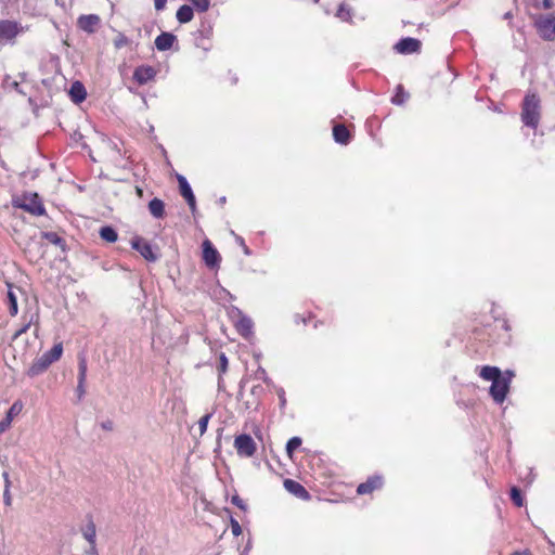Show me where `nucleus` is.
<instances>
[{
    "label": "nucleus",
    "instance_id": "nucleus-1",
    "mask_svg": "<svg viewBox=\"0 0 555 555\" xmlns=\"http://www.w3.org/2000/svg\"><path fill=\"white\" fill-rule=\"evenodd\" d=\"M12 205L34 216H43L46 214L44 206L37 193H24L22 196L14 197Z\"/></svg>",
    "mask_w": 555,
    "mask_h": 555
},
{
    "label": "nucleus",
    "instance_id": "nucleus-2",
    "mask_svg": "<svg viewBox=\"0 0 555 555\" xmlns=\"http://www.w3.org/2000/svg\"><path fill=\"white\" fill-rule=\"evenodd\" d=\"M521 120L528 127H538L540 120V100L535 94L526 95L522 103Z\"/></svg>",
    "mask_w": 555,
    "mask_h": 555
},
{
    "label": "nucleus",
    "instance_id": "nucleus-3",
    "mask_svg": "<svg viewBox=\"0 0 555 555\" xmlns=\"http://www.w3.org/2000/svg\"><path fill=\"white\" fill-rule=\"evenodd\" d=\"M512 377L513 373L506 371L505 375H501L492 382L490 387V395L496 403H502L505 400Z\"/></svg>",
    "mask_w": 555,
    "mask_h": 555
},
{
    "label": "nucleus",
    "instance_id": "nucleus-4",
    "mask_svg": "<svg viewBox=\"0 0 555 555\" xmlns=\"http://www.w3.org/2000/svg\"><path fill=\"white\" fill-rule=\"evenodd\" d=\"M534 26L539 36L547 41L555 40V15L545 14L540 15L535 22Z\"/></svg>",
    "mask_w": 555,
    "mask_h": 555
},
{
    "label": "nucleus",
    "instance_id": "nucleus-5",
    "mask_svg": "<svg viewBox=\"0 0 555 555\" xmlns=\"http://www.w3.org/2000/svg\"><path fill=\"white\" fill-rule=\"evenodd\" d=\"M234 448L240 456L251 457L256 451L257 446L254 439L246 434H242L235 437Z\"/></svg>",
    "mask_w": 555,
    "mask_h": 555
},
{
    "label": "nucleus",
    "instance_id": "nucleus-6",
    "mask_svg": "<svg viewBox=\"0 0 555 555\" xmlns=\"http://www.w3.org/2000/svg\"><path fill=\"white\" fill-rule=\"evenodd\" d=\"M131 246L133 249L139 251L141 254V256L147 261L153 262V261H156L158 258L156 253L153 250V247L151 246V244L149 242H146L144 238L137 237V238L132 240Z\"/></svg>",
    "mask_w": 555,
    "mask_h": 555
},
{
    "label": "nucleus",
    "instance_id": "nucleus-7",
    "mask_svg": "<svg viewBox=\"0 0 555 555\" xmlns=\"http://www.w3.org/2000/svg\"><path fill=\"white\" fill-rule=\"evenodd\" d=\"M203 259L207 267L216 268L220 262V255L218 250L212 246L211 242L205 240L203 242Z\"/></svg>",
    "mask_w": 555,
    "mask_h": 555
},
{
    "label": "nucleus",
    "instance_id": "nucleus-8",
    "mask_svg": "<svg viewBox=\"0 0 555 555\" xmlns=\"http://www.w3.org/2000/svg\"><path fill=\"white\" fill-rule=\"evenodd\" d=\"M22 31V27L12 21H0V41L12 40Z\"/></svg>",
    "mask_w": 555,
    "mask_h": 555
},
{
    "label": "nucleus",
    "instance_id": "nucleus-9",
    "mask_svg": "<svg viewBox=\"0 0 555 555\" xmlns=\"http://www.w3.org/2000/svg\"><path fill=\"white\" fill-rule=\"evenodd\" d=\"M420 49H421V41L415 38H411V37L401 39L395 46V50L400 54L415 53V52H418Z\"/></svg>",
    "mask_w": 555,
    "mask_h": 555
},
{
    "label": "nucleus",
    "instance_id": "nucleus-10",
    "mask_svg": "<svg viewBox=\"0 0 555 555\" xmlns=\"http://www.w3.org/2000/svg\"><path fill=\"white\" fill-rule=\"evenodd\" d=\"M23 410V402L16 400L9 409L7 416L0 422V434L4 433L10 426L14 416L18 415Z\"/></svg>",
    "mask_w": 555,
    "mask_h": 555
},
{
    "label": "nucleus",
    "instance_id": "nucleus-11",
    "mask_svg": "<svg viewBox=\"0 0 555 555\" xmlns=\"http://www.w3.org/2000/svg\"><path fill=\"white\" fill-rule=\"evenodd\" d=\"M178 182H179L181 195L188 202L191 210L194 211L195 207H196L195 196L192 192V189H191L189 182L186 181V179L183 176H178Z\"/></svg>",
    "mask_w": 555,
    "mask_h": 555
},
{
    "label": "nucleus",
    "instance_id": "nucleus-12",
    "mask_svg": "<svg viewBox=\"0 0 555 555\" xmlns=\"http://www.w3.org/2000/svg\"><path fill=\"white\" fill-rule=\"evenodd\" d=\"M156 70L152 66H139L133 73V78L139 85H144L154 79Z\"/></svg>",
    "mask_w": 555,
    "mask_h": 555
},
{
    "label": "nucleus",
    "instance_id": "nucleus-13",
    "mask_svg": "<svg viewBox=\"0 0 555 555\" xmlns=\"http://www.w3.org/2000/svg\"><path fill=\"white\" fill-rule=\"evenodd\" d=\"M284 487L289 493L299 499L308 500L310 498V494L305 487L293 479H285Z\"/></svg>",
    "mask_w": 555,
    "mask_h": 555
},
{
    "label": "nucleus",
    "instance_id": "nucleus-14",
    "mask_svg": "<svg viewBox=\"0 0 555 555\" xmlns=\"http://www.w3.org/2000/svg\"><path fill=\"white\" fill-rule=\"evenodd\" d=\"M100 24V17L95 14L90 15H82L78 18V26L87 31V33H94L95 28Z\"/></svg>",
    "mask_w": 555,
    "mask_h": 555
},
{
    "label": "nucleus",
    "instance_id": "nucleus-15",
    "mask_svg": "<svg viewBox=\"0 0 555 555\" xmlns=\"http://www.w3.org/2000/svg\"><path fill=\"white\" fill-rule=\"evenodd\" d=\"M177 37L171 33H162L155 39V47L158 51H167L172 48Z\"/></svg>",
    "mask_w": 555,
    "mask_h": 555
},
{
    "label": "nucleus",
    "instance_id": "nucleus-16",
    "mask_svg": "<svg viewBox=\"0 0 555 555\" xmlns=\"http://www.w3.org/2000/svg\"><path fill=\"white\" fill-rule=\"evenodd\" d=\"M383 485V480L380 477L375 476L372 478H369L365 482L360 483L358 486L357 492L359 494H367L371 493L373 490L380 488Z\"/></svg>",
    "mask_w": 555,
    "mask_h": 555
},
{
    "label": "nucleus",
    "instance_id": "nucleus-17",
    "mask_svg": "<svg viewBox=\"0 0 555 555\" xmlns=\"http://www.w3.org/2000/svg\"><path fill=\"white\" fill-rule=\"evenodd\" d=\"M69 95L74 103H81L87 96L85 86L80 81L73 82L69 89Z\"/></svg>",
    "mask_w": 555,
    "mask_h": 555
},
{
    "label": "nucleus",
    "instance_id": "nucleus-18",
    "mask_svg": "<svg viewBox=\"0 0 555 555\" xmlns=\"http://www.w3.org/2000/svg\"><path fill=\"white\" fill-rule=\"evenodd\" d=\"M235 327L241 335L248 337L251 334L253 322L249 318L240 315L238 320L235 322Z\"/></svg>",
    "mask_w": 555,
    "mask_h": 555
},
{
    "label": "nucleus",
    "instance_id": "nucleus-19",
    "mask_svg": "<svg viewBox=\"0 0 555 555\" xmlns=\"http://www.w3.org/2000/svg\"><path fill=\"white\" fill-rule=\"evenodd\" d=\"M81 533L89 545L96 544V528L91 519L81 528Z\"/></svg>",
    "mask_w": 555,
    "mask_h": 555
},
{
    "label": "nucleus",
    "instance_id": "nucleus-20",
    "mask_svg": "<svg viewBox=\"0 0 555 555\" xmlns=\"http://www.w3.org/2000/svg\"><path fill=\"white\" fill-rule=\"evenodd\" d=\"M333 135L337 143L347 144L349 142L350 133L344 125H336L333 129Z\"/></svg>",
    "mask_w": 555,
    "mask_h": 555
},
{
    "label": "nucleus",
    "instance_id": "nucleus-21",
    "mask_svg": "<svg viewBox=\"0 0 555 555\" xmlns=\"http://www.w3.org/2000/svg\"><path fill=\"white\" fill-rule=\"evenodd\" d=\"M193 16H194L193 9L186 4L181 5L178 9L177 14H176L178 22L181 24L191 22L193 20Z\"/></svg>",
    "mask_w": 555,
    "mask_h": 555
},
{
    "label": "nucleus",
    "instance_id": "nucleus-22",
    "mask_svg": "<svg viewBox=\"0 0 555 555\" xmlns=\"http://www.w3.org/2000/svg\"><path fill=\"white\" fill-rule=\"evenodd\" d=\"M480 377L485 380L493 382L502 375L501 371L496 366H482L479 373Z\"/></svg>",
    "mask_w": 555,
    "mask_h": 555
},
{
    "label": "nucleus",
    "instance_id": "nucleus-23",
    "mask_svg": "<svg viewBox=\"0 0 555 555\" xmlns=\"http://www.w3.org/2000/svg\"><path fill=\"white\" fill-rule=\"evenodd\" d=\"M149 210L155 218H162L165 214V204L159 198H153L149 203Z\"/></svg>",
    "mask_w": 555,
    "mask_h": 555
},
{
    "label": "nucleus",
    "instance_id": "nucleus-24",
    "mask_svg": "<svg viewBox=\"0 0 555 555\" xmlns=\"http://www.w3.org/2000/svg\"><path fill=\"white\" fill-rule=\"evenodd\" d=\"M49 366L50 365L47 362H44L40 357L36 361H34V363L29 366L27 374L30 377H35L43 373Z\"/></svg>",
    "mask_w": 555,
    "mask_h": 555
},
{
    "label": "nucleus",
    "instance_id": "nucleus-25",
    "mask_svg": "<svg viewBox=\"0 0 555 555\" xmlns=\"http://www.w3.org/2000/svg\"><path fill=\"white\" fill-rule=\"evenodd\" d=\"M8 302H9V312L12 317L16 315L18 312L17 307V296L13 289V286L11 284H8Z\"/></svg>",
    "mask_w": 555,
    "mask_h": 555
},
{
    "label": "nucleus",
    "instance_id": "nucleus-26",
    "mask_svg": "<svg viewBox=\"0 0 555 555\" xmlns=\"http://www.w3.org/2000/svg\"><path fill=\"white\" fill-rule=\"evenodd\" d=\"M100 236L102 240L108 242V243H114L117 241L118 238V234L117 232L115 231L114 228L112 227H102L100 229Z\"/></svg>",
    "mask_w": 555,
    "mask_h": 555
},
{
    "label": "nucleus",
    "instance_id": "nucleus-27",
    "mask_svg": "<svg viewBox=\"0 0 555 555\" xmlns=\"http://www.w3.org/2000/svg\"><path fill=\"white\" fill-rule=\"evenodd\" d=\"M38 314L37 313H33L30 315V319L27 323H25L18 331H16V333L13 335V340H16L22 334H24L28 328L29 326L33 324V323H37L38 322Z\"/></svg>",
    "mask_w": 555,
    "mask_h": 555
},
{
    "label": "nucleus",
    "instance_id": "nucleus-28",
    "mask_svg": "<svg viewBox=\"0 0 555 555\" xmlns=\"http://www.w3.org/2000/svg\"><path fill=\"white\" fill-rule=\"evenodd\" d=\"M87 379V360L83 357L78 361V382H86Z\"/></svg>",
    "mask_w": 555,
    "mask_h": 555
},
{
    "label": "nucleus",
    "instance_id": "nucleus-29",
    "mask_svg": "<svg viewBox=\"0 0 555 555\" xmlns=\"http://www.w3.org/2000/svg\"><path fill=\"white\" fill-rule=\"evenodd\" d=\"M47 353L53 362L57 361L63 353L62 343L55 344L51 350L47 351Z\"/></svg>",
    "mask_w": 555,
    "mask_h": 555
},
{
    "label": "nucleus",
    "instance_id": "nucleus-30",
    "mask_svg": "<svg viewBox=\"0 0 555 555\" xmlns=\"http://www.w3.org/2000/svg\"><path fill=\"white\" fill-rule=\"evenodd\" d=\"M408 96L409 95H408V93L404 92L403 87L402 86H398L397 87V92H396V94L392 98V103H395L397 105H401V104H403L406 101Z\"/></svg>",
    "mask_w": 555,
    "mask_h": 555
},
{
    "label": "nucleus",
    "instance_id": "nucleus-31",
    "mask_svg": "<svg viewBox=\"0 0 555 555\" xmlns=\"http://www.w3.org/2000/svg\"><path fill=\"white\" fill-rule=\"evenodd\" d=\"M301 444V439L299 437H293L288 440L286 444V451L289 456H292L293 452L298 449Z\"/></svg>",
    "mask_w": 555,
    "mask_h": 555
},
{
    "label": "nucleus",
    "instance_id": "nucleus-32",
    "mask_svg": "<svg viewBox=\"0 0 555 555\" xmlns=\"http://www.w3.org/2000/svg\"><path fill=\"white\" fill-rule=\"evenodd\" d=\"M511 499L513 500L515 505H517L518 507L524 505V499L520 493V490L516 487H513L511 490Z\"/></svg>",
    "mask_w": 555,
    "mask_h": 555
},
{
    "label": "nucleus",
    "instance_id": "nucleus-33",
    "mask_svg": "<svg viewBox=\"0 0 555 555\" xmlns=\"http://www.w3.org/2000/svg\"><path fill=\"white\" fill-rule=\"evenodd\" d=\"M199 12H206L209 9L210 0H189Z\"/></svg>",
    "mask_w": 555,
    "mask_h": 555
},
{
    "label": "nucleus",
    "instance_id": "nucleus-34",
    "mask_svg": "<svg viewBox=\"0 0 555 555\" xmlns=\"http://www.w3.org/2000/svg\"><path fill=\"white\" fill-rule=\"evenodd\" d=\"M210 417H211V414H205L204 416H202L199 418V421H198L199 436H203L206 433Z\"/></svg>",
    "mask_w": 555,
    "mask_h": 555
},
{
    "label": "nucleus",
    "instance_id": "nucleus-35",
    "mask_svg": "<svg viewBox=\"0 0 555 555\" xmlns=\"http://www.w3.org/2000/svg\"><path fill=\"white\" fill-rule=\"evenodd\" d=\"M127 44H129V39L124 34H118L114 39V46L116 49H121Z\"/></svg>",
    "mask_w": 555,
    "mask_h": 555
},
{
    "label": "nucleus",
    "instance_id": "nucleus-36",
    "mask_svg": "<svg viewBox=\"0 0 555 555\" xmlns=\"http://www.w3.org/2000/svg\"><path fill=\"white\" fill-rule=\"evenodd\" d=\"M43 236L52 244L59 245L62 242V238L54 232H47Z\"/></svg>",
    "mask_w": 555,
    "mask_h": 555
},
{
    "label": "nucleus",
    "instance_id": "nucleus-37",
    "mask_svg": "<svg viewBox=\"0 0 555 555\" xmlns=\"http://www.w3.org/2000/svg\"><path fill=\"white\" fill-rule=\"evenodd\" d=\"M76 393L79 400L86 395V382H78Z\"/></svg>",
    "mask_w": 555,
    "mask_h": 555
},
{
    "label": "nucleus",
    "instance_id": "nucleus-38",
    "mask_svg": "<svg viewBox=\"0 0 555 555\" xmlns=\"http://www.w3.org/2000/svg\"><path fill=\"white\" fill-rule=\"evenodd\" d=\"M228 369V359L224 353H221L219 357V371L224 373Z\"/></svg>",
    "mask_w": 555,
    "mask_h": 555
},
{
    "label": "nucleus",
    "instance_id": "nucleus-39",
    "mask_svg": "<svg viewBox=\"0 0 555 555\" xmlns=\"http://www.w3.org/2000/svg\"><path fill=\"white\" fill-rule=\"evenodd\" d=\"M231 530L235 537H238L242 533V528L237 520L231 519Z\"/></svg>",
    "mask_w": 555,
    "mask_h": 555
},
{
    "label": "nucleus",
    "instance_id": "nucleus-40",
    "mask_svg": "<svg viewBox=\"0 0 555 555\" xmlns=\"http://www.w3.org/2000/svg\"><path fill=\"white\" fill-rule=\"evenodd\" d=\"M340 1H341V0H338V2H340ZM336 15H337L338 17H340L341 20H344V21H347V20L350 17L349 12H348V11H345V9L343 8V4H341V3H339V9H338V11H337Z\"/></svg>",
    "mask_w": 555,
    "mask_h": 555
},
{
    "label": "nucleus",
    "instance_id": "nucleus-41",
    "mask_svg": "<svg viewBox=\"0 0 555 555\" xmlns=\"http://www.w3.org/2000/svg\"><path fill=\"white\" fill-rule=\"evenodd\" d=\"M3 502L7 506H10L12 504V496L10 489L3 490Z\"/></svg>",
    "mask_w": 555,
    "mask_h": 555
},
{
    "label": "nucleus",
    "instance_id": "nucleus-42",
    "mask_svg": "<svg viewBox=\"0 0 555 555\" xmlns=\"http://www.w3.org/2000/svg\"><path fill=\"white\" fill-rule=\"evenodd\" d=\"M232 503L234 505H236L237 507H240L241 509H245L246 508V505H245L244 501L238 495H234L232 498Z\"/></svg>",
    "mask_w": 555,
    "mask_h": 555
},
{
    "label": "nucleus",
    "instance_id": "nucleus-43",
    "mask_svg": "<svg viewBox=\"0 0 555 555\" xmlns=\"http://www.w3.org/2000/svg\"><path fill=\"white\" fill-rule=\"evenodd\" d=\"M278 396L280 399V404L283 408L286 404L285 391L283 388L278 389Z\"/></svg>",
    "mask_w": 555,
    "mask_h": 555
},
{
    "label": "nucleus",
    "instance_id": "nucleus-44",
    "mask_svg": "<svg viewBox=\"0 0 555 555\" xmlns=\"http://www.w3.org/2000/svg\"><path fill=\"white\" fill-rule=\"evenodd\" d=\"M167 0H154V7L157 11H162L166 7Z\"/></svg>",
    "mask_w": 555,
    "mask_h": 555
},
{
    "label": "nucleus",
    "instance_id": "nucleus-45",
    "mask_svg": "<svg viewBox=\"0 0 555 555\" xmlns=\"http://www.w3.org/2000/svg\"><path fill=\"white\" fill-rule=\"evenodd\" d=\"M257 375L259 378L263 379L264 383L267 384H270L271 380L269 379V377L267 376V373L264 370L260 369L258 372H257Z\"/></svg>",
    "mask_w": 555,
    "mask_h": 555
},
{
    "label": "nucleus",
    "instance_id": "nucleus-46",
    "mask_svg": "<svg viewBox=\"0 0 555 555\" xmlns=\"http://www.w3.org/2000/svg\"><path fill=\"white\" fill-rule=\"evenodd\" d=\"M3 480H4V489L11 488V480L8 472H3L2 474Z\"/></svg>",
    "mask_w": 555,
    "mask_h": 555
},
{
    "label": "nucleus",
    "instance_id": "nucleus-47",
    "mask_svg": "<svg viewBox=\"0 0 555 555\" xmlns=\"http://www.w3.org/2000/svg\"><path fill=\"white\" fill-rule=\"evenodd\" d=\"M86 555H99L96 544L90 545L89 548L86 551Z\"/></svg>",
    "mask_w": 555,
    "mask_h": 555
},
{
    "label": "nucleus",
    "instance_id": "nucleus-48",
    "mask_svg": "<svg viewBox=\"0 0 555 555\" xmlns=\"http://www.w3.org/2000/svg\"><path fill=\"white\" fill-rule=\"evenodd\" d=\"M262 391H263V388H262L260 385L254 386V387L251 388V392H253L254 395H261V393H262Z\"/></svg>",
    "mask_w": 555,
    "mask_h": 555
},
{
    "label": "nucleus",
    "instance_id": "nucleus-49",
    "mask_svg": "<svg viewBox=\"0 0 555 555\" xmlns=\"http://www.w3.org/2000/svg\"><path fill=\"white\" fill-rule=\"evenodd\" d=\"M41 359L47 362L49 365H51L53 363V361L49 358L48 353L44 352L42 356H41Z\"/></svg>",
    "mask_w": 555,
    "mask_h": 555
},
{
    "label": "nucleus",
    "instance_id": "nucleus-50",
    "mask_svg": "<svg viewBox=\"0 0 555 555\" xmlns=\"http://www.w3.org/2000/svg\"><path fill=\"white\" fill-rule=\"evenodd\" d=\"M553 5V1L552 0H543V7L545 9H551Z\"/></svg>",
    "mask_w": 555,
    "mask_h": 555
},
{
    "label": "nucleus",
    "instance_id": "nucleus-51",
    "mask_svg": "<svg viewBox=\"0 0 555 555\" xmlns=\"http://www.w3.org/2000/svg\"><path fill=\"white\" fill-rule=\"evenodd\" d=\"M511 555H531V553L529 551H524V552H514Z\"/></svg>",
    "mask_w": 555,
    "mask_h": 555
},
{
    "label": "nucleus",
    "instance_id": "nucleus-52",
    "mask_svg": "<svg viewBox=\"0 0 555 555\" xmlns=\"http://www.w3.org/2000/svg\"><path fill=\"white\" fill-rule=\"evenodd\" d=\"M243 246H244V251H245L246 254H248V249H247V247H246L245 245H243Z\"/></svg>",
    "mask_w": 555,
    "mask_h": 555
}]
</instances>
